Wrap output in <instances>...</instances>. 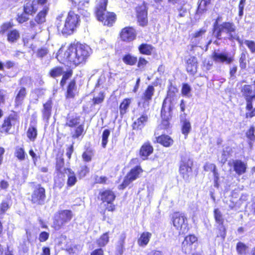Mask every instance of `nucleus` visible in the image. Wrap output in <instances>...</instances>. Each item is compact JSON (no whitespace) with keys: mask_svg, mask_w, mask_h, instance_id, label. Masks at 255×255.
Here are the masks:
<instances>
[{"mask_svg":"<svg viewBox=\"0 0 255 255\" xmlns=\"http://www.w3.org/2000/svg\"><path fill=\"white\" fill-rule=\"evenodd\" d=\"M178 92L177 87L170 83L168 87L166 96L163 100L162 106H165V107H168L170 105L173 106L172 100L170 99L175 97Z\"/></svg>","mask_w":255,"mask_h":255,"instance_id":"obj_22","label":"nucleus"},{"mask_svg":"<svg viewBox=\"0 0 255 255\" xmlns=\"http://www.w3.org/2000/svg\"><path fill=\"white\" fill-rule=\"evenodd\" d=\"M108 0H97L94 14L97 19L107 27H112L115 23L117 16L114 12L107 10Z\"/></svg>","mask_w":255,"mask_h":255,"instance_id":"obj_4","label":"nucleus"},{"mask_svg":"<svg viewBox=\"0 0 255 255\" xmlns=\"http://www.w3.org/2000/svg\"><path fill=\"white\" fill-rule=\"evenodd\" d=\"M48 8L44 7L41 10L39 11L34 18V20L37 21L38 23L43 24L46 21V16L48 13Z\"/></svg>","mask_w":255,"mask_h":255,"instance_id":"obj_35","label":"nucleus"},{"mask_svg":"<svg viewBox=\"0 0 255 255\" xmlns=\"http://www.w3.org/2000/svg\"><path fill=\"white\" fill-rule=\"evenodd\" d=\"M187 221V218L184 213L175 212L173 213L172 217V221L173 226L178 230H179L182 234L187 233L189 230L188 224H186V227L182 230V226Z\"/></svg>","mask_w":255,"mask_h":255,"instance_id":"obj_17","label":"nucleus"},{"mask_svg":"<svg viewBox=\"0 0 255 255\" xmlns=\"http://www.w3.org/2000/svg\"><path fill=\"white\" fill-rule=\"evenodd\" d=\"M173 110V106L169 105L168 107L165 106H161L160 111L161 122L157 127V129L166 132L170 134L172 124H171V120L172 119V112Z\"/></svg>","mask_w":255,"mask_h":255,"instance_id":"obj_8","label":"nucleus"},{"mask_svg":"<svg viewBox=\"0 0 255 255\" xmlns=\"http://www.w3.org/2000/svg\"><path fill=\"white\" fill-rule=\"evenodd\" d=\"M211 58L216 63H226L230 64L234 61V56L229 55L227 53H218L213 52L211 55Z\"/></svg>","mask_w":255,"mask_h":255,"instance_id":"obj_20","label":"nucleus"},{"mask_svg":"<svg viewBox=\"0 0 255 255\" xmlns=\"http://www.w3.org/2000/svg\"><path fill=\"white\" fill-rule=\"evenodd\" d=\"M110 135V130L109 129H105L103 130L102 134L101 145L103 148L106 147L108 142V138Z\"/></svg>","mask_w":255,"mask_h":255,"instance_id":"obj_47","label":"nucleus"},{"mask_svg":"<svg viewBox=\"0 0 255 255\" xmlns=\"http://www.w3.org/2000/svg\"><path fill=\"white\" fill-rule=\"evenodd\" d=\"M213 214L216 223L221 226L224 225V219L221 211L218 208L214 209Z\"/></svg>","mask_w":255,"mask_h":255,"instance_id":"obj_40","label":"nucleus"},{"mask_svg":"<svg viewBox=\"0 0 255 255\" xmlns=\"http://www.w3.org/2000/svg\"><path fill=\"white\" fill-rule=\"evenodd\" d=\"M143 170L140 165H136L131 168L125 176L121 184L118 186L119 190H124L127 188L133 181L138 178L140 175L142 173Z\"/></svg>","mask_w":255,"mask_h":255,"instance_id":"obj_10","label":"nucleus"},{"mask_svg":"<svg viewBox=\"0 0 255 255\" xmlns=\"http://www.w3.org/2000/svg\"><path fill=\"white\" fill-rule=\"evenodd\" d=\"M152 237L151 233L144 231L139 234L137 238V243L139 247L144 248L149 244Z\"/></svg>","mask_w":255,"mask_h":255,"instance_id":"obj_28","label":"nucleus"},{"mask_svg":"<svg viewBox=\"0 0 255 255\" xmlns=\"http://www.w3.org/2000/svg\"><path fill=\"white\" fill-rule=\"evenodd\" d=\"M105 98V92L103 91L100 92L98 97H94L92 99L93 105L95 106L102 104L104 101Z\"/></svg>","mask_w":255,"mask_h":255,"instance_id":"obj_48","label":"nucleus"},{"mask_svg":"<svg viewBox=\"0 0 255 255\" xmlns=\"http://www.w3.org/2000/svg\"><path fill=\"white\" fill-rule=\"evenodd\" d=\"M123 62L127 65L134 66L137 62V57L130 53H127L122 57Z\"/></svg>","mask_w":255,"mask_h":255,"instance_id":"obj_33","label":"nucleus"},{"mask_svg":"<svg viewBox=\"0 0 255 255\" xmlns=\"http://www.w3.org/2000/svg\"><path fill=\"white\" fill-rule=\"evenodd\" d=\"M245 43L250 50L251 53H255V41L253 40H245Z\"/></svg>","mask_w":255,"mask_h":255,"instance_id":"obj_57","label":"nucleus"},{"mask_svg":"<svg viewBox=\"0 0 255 255\" xmlns=\"http://www.w3.org/2000/svg\"><path fill=\"white\" fill-rule=\"evenodd\" d=\"M191 86L187 83H184L182 85L181 94L183 96L189 97L191 96Z\"/></svg>","mask_w":255,"mask_h":255,"instance_id":"obj_51","label":"nucleus"},{"mask_svg":"<svg viewBox=\"0 0 255 255\" xmlns=\"http://www.w3.org/2000/svg\"><path fill=\"white\" fill-rule=\"evenodd\" d=\"M13 24L12 23L10 22H5L3 23L1 26V32L2 33H4L6 31H7L9 29L12 27Z\"/></svg>","mask_w":255,"mask_h":255,"instance_id":"obj_64","label":"nucleus"},{"mask_svg":"<svg viewBox=\"0 0 255 255\" xmlns=\"http://www.w3.org/2000/svg\"><path fill=\"white\" fill-rule=\"evenodd\" d=\"M247 0H240L238 5L239 12L238 15L239 16L242 17L244 14V7L246 3Z\"/></svg>","mask_w":255,"mask_h":255,"instance_id":"obj_61","label":"nucleus"},{"mask_svg":"<svg viewBox=\"0 0 255 255\" xmlns=\"http://www.w3.org/2000/svg\"><path fill=\"white\" fill-rule=\"evenodd\" d=\"M27 95L26 88L22 87L18 91L15 97V102L18 104H21Z\"/></svg>","mask_w":255,"mask_h":255,"instance_id":"obj_37","label":"nucleus"},{"mask_svg":"<svg viewBox=\"0 0 255 255\" xmlns=\"http://www.w3.org/2000/svg\"><path fill=\"white\" fill-rule=\"evenodd\" d=\"M198 246V238L194 234H189L184 237L181 244V251L186 254L192 253Z\"/></svg>","mask_w":255,"mask_h":255,"instance_id":"obj_12","label":"nucleus"},{"mask_svg":"<svg viewBox=\"0 0 255 255\" xmlns=\"http://www.w3.org/2000/svg\"><path fill=\"white\" fill-rule=\"evenodd\" d=\"M71 9L68 11L64 21L63 20V13L59 14L56 19V26L58 32L65 36L73 34L80 25V17L75 13L73 9L76 8L81 13L83 7L89 4V0H80L78 3L71 0Z\"/></svg>","mask_w":255,"mask_h":255,"instance_id":"obj_2","label":"nucleus"},{"mask_svg":"<svg viewBox=\"0 0 255 255\" xmlns=\"http://www.w3.org/2000/svg\"><path fill=\"white\" fill-rule=\"evenodd\" d=\"M36 11V8H35L33 4L30 2H28L23 6V12L27 14H32Z\"/></svg>","mask_w":255,"mask_h":255,"instance_id":"obj_49","label":"nucleus"},{"mask_svg":"<svg viewBox=\"0 0 255 255\" xmlns=\"http://www.w3.org/2000/svg\"><path fill=\"white\" fill-rule=\"evenodd\" d=\"M79 94L76 80L73 78L70 80L66 86L65 97L66 99H74Z\"/></svg>","mask_w":255,"mask_h":255,"instance_id":"obj_19","label":"nucleus"},{"mask_svg":"<svg viewBox=\"0 0 255 255\" xmlns=\"http://www.w3.org/2000/svg\"><path fill=\"white\" fill-rule=\"evenodd\" d=\"M10 207V204L6 201H2L0 205V213L4 214Z\"/></svg>","mask_w":255,"mask_h":255,"instance_id":"obj_58","label":"nucleus"},{"mask_svg":"<svg viewBox=\"0 0 255 255\" xmlns=\"http://www.w3.org/2000/svg\"><path fill=\"white\" fill-rule=\"evenodd\" d=\"M50 234L48 232L46 231H42L40 233L38 236V240L40 242H45L49 238Z\"/></svg>","mask_w":255,"mask_h":255,"instance_id":"obj_59","label":"nucleus"},{"mask_svg":"<svg viewBox=\"0 0 255 255\" xmlns=\"http://www.w3.org/2000/svg\"><path fill=\"white\" fill-rule=\"evenodd\" d=\"M131 98H126L121 101L119 107L121 117H123L128 113L131 104Z\"/></svg>","mask_w":255,"mask_h":255,"instance_id":"obj_32","label":"nucleus"},{"mask_svg":"<svg viewBox=\"0 0 255 255\" xmlns=\"http://www.w3.org/2000/svg\"><path fill=\"white\" fill-rule=\"evenodd\" d=\"M29 29L31 31H33L35 34L41 30V24L38 23L34 19L31 20L29 21Z\"/></svg>","mask_w":255,"mask_h":255,"instance_id":"obj_44","label":"nucleus"},{"mask_svg":"<svg viewBox=\"0 0 255 255\" xmlns=\"http://www.w3.org/2000/svg\"><path fill=\"white\" fill-rule=\"evenodd\" d=\"M109 234V232L103 233L97 240V245L98 247H104L109 243L110 240Z\"/></svg>","mask_w":255,"mask_h":255,"instance_id":"obj_36","label":"nucleus"},{"mask_svg":"<svg viewBox=\"0 0 255 255\" xmlns=\"http://www.w3.org/2000/svg\"><path fill=\"white\" fill-rule=\"evenodd\" d=\"M153 142L158 143L165 147H169L173 144L174 140L169 135L161 134L155 137V140Z\"/></svg>","mask_w":255,"mask_h":255,"instance_id":"obj_26","label":"nucleus"},{"mask_svg":"<svg viewBox=\"0 0 255 255\" xmlns=\"http://www.w3.org/2000/svg\"><path fill=\"white\" fill-rule=\"evenodd\" d=\"M198 62L195 56H190L186 61V70L191 75H194L197 72Z\"/></svg>","mask_w":255,"mask_h":255,"instance_id":"obj_27","label":"nucleus"},{"mask_svg":"<svg viewBox=\"0 0 255 255\" xmlns=\"http://www.w3.org/2000/svg\"><path fill=\"white\" fill-rule=\"evenodd\" d=\"M148 119V118L146 114L141 115L132 123V129L134 130L141 129L145 126Z\"/></svg>","mask_w":255,"mask_h":255,"instance_id":"obj_31","label":"nucleus"},{"mask_svg":"<svg viewBox=\"0 0 255 255\" xmlns=\"http://www.w3.org/2000/svg\"><path fill=\"white\" fill-rule=\"evenodd\" d=\"M19 116L14 111L3 119L1 125L2 131L6 134L9 133V131L12 127H18L19 125Z\"/></svg>","mask_w":255,"mask_h":255,"instance_id":"obj_11","label":"nucleus"},{"mask_svg":"<svg viewBox=\"0 0 255 255\" xmlns=\"http://www.w3.org/2000/svg\"><path fill=\"white\" fill-rule=\"evenodd\" d=\"M64 166L63 153L57 154L55 164L56 175L54 178V188L55 189H61L64 185L65 174L62 170Z\"/></svg>","mask_w":255,"mask_h":255,"instance_id":"obj_7","label":"nucleus"},{"mask_svg":"<svg viewBox=\"0 0 255 255\" xmlns=\"http://www.w3.org/2000/svg\"><path fill=\"white\" fill-rule=\"evenodd\" d=\"M73 74V71L72 69L69 68L64 71V68L61 66H56L52 67L48 73V76L52 78H56L62 76L60 81V85L61 87H63L66 85L67 81L72 76Z\"/></svg>","mask_w":255,"mask_h":255,"instance_id":"obj_9","label":"nucleus"},{"mask_svg":"<svg viewBox=\"0 0 255 255\" xmlns=\"http://www.w3.org/2000/svg\"><path fill=\"white\" fill-rule=\"evenodd\" d=\"M154 151V148L149 141L142 143L138 150L139 156L142 160H146Z\"/></svg>","mask_w":255,"mask_h":255,"instance_id":"obj_21","label":"nucleus"},{"mask_svg":"<svg viewBox=\"0 0 255 255\" xmlns=\"http://www.w3.org/2000/svg\"><path fill=\"white\" fill-rule=\"evenodd\" d=\"M239 62L241 69H245L247 67L246 53L245 52H242L240 54Z\"/></svg>","mask_w":255,"mask_h":255,"instance_id":"obj_55","label":"nucleus"},{"mask_svg":"<svg viewBox=\"0 0 255 255\" xmlns=\"http://www.w3.org/2000/svg\"><path fill=\"white\" fill-rule=\"evenodd\" d=\"M19 37V32L15 29L9 31L7 34V39L11 43L15 42Z\"/></svg>","mask_w":255,"mask_h":255,"instance_id":"obj_39","label":"nucleus"},{"mask_svg":"<svg viewBox=\"0 0 255 255\" xmlns=\"http://www.w3.org/2000/svg\"><path fill=\"white\" fill-rule=\"evenodd\" d=\"M63 172L65 173H68V178L67 180V187H71L75 185L77 182V179L75 173L70 168H65L62 169Z\"/></svg>","mask_w":255,"mask_h":255,"instance_id":"obj_30","label":"nucleus"},{"mask_svg":"<svg viewBox=\"0 0 255 255\" xmlns=\"http://www.w3.org/2000/svg\"><path fill=\"white\" fill-rule=\"evenodd\" d=\"M191 130V125L187 119H184L182 122L181 132L186 137Z\"/></svg>","mask_w":255,"mask_h":255,"instance_id":"obj_41","label":"nucleus"},{"mask_svg":"<svg viewBox=\"0 0 255 255\" xmlns=\"http://www.w3.org/2000/svg\"><path fill=\"white\" fill-rule=\"evenodd\" d=\"M255 128L251 126L246 132V136L251 142L255 141Z\"/></svg>","mask_w":255,"mask_h":255,"instance_id":"obj_46","label":"nucleus"},{"mask_svg":"<svg viewBox=\"0 0 255 255\" xmlns=\"http://www.w3.org/2000/svg\"><path fill=\"white\" fill-rule=\"evenodd\" d=\"M155 93V89L153 85H149L145 88L140 97V101L138 102L139 107L145 109L148 108Z\"/></svg>","mask_w":255,"mask_h":255,"instance_id":"obj_15","label":"nucleus"},{"mask_svg":"<svg viewBox=\"0 0 255 255\" xmlns=\"http://www.w3.org/2000/svg\"><path fill=\"white\" fill-rule=\"evenodd\" d=\"M84 132V125H79L75 129L74 133L72 135L73 138H77L81 136Z\"/></svg>","mask_w":255,"mask_h":255,"instance_id":"obj_56","label":"nucleus"},{"mask_svg":"<svg viewBox=\"0 0 255 255\" xmlns=\"http://www.w3.org/2000/svg\"><path fill=\"white\" fill-rule=\"evenodd\" d=\"M80 117H76L74 118H72L69 120L65 124V126L68 127L70 128H74L77 126L79 124Z\"/></svg>","mask_w":255,"mask_h":255,"instance_id":"obj_54","label":"nucleus"},{"mask_svg":"<svg viewBox=\"0 0 255 255\" xmlns=\"http://www.w3.org/2000/svg\"><path fill=\"white\" fill-rule=\"evenodd\" d=\"M137 67L140 70L145 69V67L148 65V61L143 57L140 56L137 58L136 63Z\"/></svg>","mask_w":255,"mask_h":255,"instance_id":"obj_52","label":"nucleus"},{"mask_svg":"<svg viewBox=\"0 0 255 255\" xmlns=\"http://www.w3.org/2000/svg\"><path fill=\"white\" fill-rule=\"evenodd\" d=\"M116 197L115 193L111 189H106L99 191L98 199L102 203H106L105 209L100 211L104 221L109 218L106 215L107 211L114 212L116 210V205L114 203Z\"/></svg>","mask_w":255,"mask_h":255,"instance_id":"obj_5","label":"nucleus"},{"mask_svg":"<svg viewBox=\"0 0 255 255\" xmlns=\"http://www.w3.org/2000/svg\"><path fill=\"white\" fill-rule=\"evenodd\" d=\"M248 247L244 243L239 242L236 245V250L239 255H244L247 253Z\"/></svg>","mask_w":255,"mask_h":255,"instance_id":"obj_45","label":"nucleus"},{"mask_svg":"<svg viewBox=\"0 0 255 255\" xmlns=\"http://www.w3.org/2000/svg\"><path fill=\"white\" fill-rule=\"evenodd\" d=\"M91 53V50L88 45L77 42L70 44L66 50L59 49L56 58L60 62H67L76 67L85 64Z\"/></svg>","mask_w":255,"mask_h":255,"instance_id":"obj_1","label":"nucleus"},{"mask_svg":"<svg viewBox=\"0 0 255 255\" xmlns=\"http://www.w3.org/2000/svg\"><path fill=\"white\" fill-rule=\"evenodd\" d=\"M203 169L205 171H211L212 172L217 170L216 166L214 163H210L206 162L203 166Z\"/></svg>","mask_w":255,"mask_h":255,"instance_id":"obj_60","label":"nucleus"},{"mask_svg":"<svg viewBox=\"0 0 255 255\" xmlns=\"http://www.w3.org/2000/svg\"><path fill=\"white\" fill-rule=\"evenodd\" d=\"M136 17L138 25L144 27L148 24L147 9L145 6L138 5L136 9Z\"/></svg>","mask_w":255,"mask_h":255,"instance_id":"obj_18","label":"nucleus"},{"mask_svg":"<svg viewBox=\"0 0 255 255\" xmlns=\"http://www.w3.org/2000/svg\"><path fill=\"white\" fill-rule=\"evenodd\" d=\"M52 107L53 100L51 98H50L43 104V109L41 112L43 120L48 122L51 117Z\"/></svg>","mask_w":255,"mask_h":255,"instance_id":"obj_24","label":"nucleus"},{"mask_svg":"<svg viewBox=\"0 0 255 255\" xmlns=\"http://www.w3.org/2000/svg\"><path fill=\"white\" fill-rule=\"evenodd\" d=\"M108 181V178L106 176H101L100 177H98L97 176L95 177V184H106Z\"/></svg>","mask_w":255,"mask_h":255,"instance_id":"obj_63","label":"nucleus"},{"mask_svg":"<svg viewBox=\"0 0 255 255\" xmlns=\"http://www.w3.org/2000/svg\"><path fill=\"white\" fill-rule=\"evenodd\" d=\"M36 124V120L35 119L31 121L30 125L26 131L27 137L31 141H34L37 137L38 131L36 126L34 125Z\"/></svg>","mask_w":255,"mask_h":255,"instance_id":"obj_29","label":"nucleus"},{"mask_svg":"<svg viewBox=\"0 0 255 255\" xmlns=\"http://www.w3.org/2000/svg\"><path fill=\"white\" fill-rule=\"evenodd\" d=\"M137 37V32L132 26H126L123 27L118 34L120 40L124 43H128L133 41Z\"/></svg>","mask_w":255,"mask_h":255,"instance_id":"obj_14","label":"nucleus"},{"mask_svg":"<svg viewBox=\"0 0 255 255\" xmlns=\"http://www.w3.org/2000/svg\"><path fill=\"white\" fill-rule=\"evenodd\" d=\"M27 14L25 13L24 12L17 15L16 17V20L19 23H22L24 22L27 21L29 18L26 15Z\"/></svg>","mask_w":255,"mask_h":255,"instance_id":"obj_62","label":"nucleus"},{"mask_svg":"<svg viewBox=\"0 0 255 255\" xmlns=\"http://www.w3.org/2000/svg\"><path fill=\"white\" fill-rule=\"evenodd\" d=\"M126 238L125 235H123L121 236L118 241L116 247V252L118 255H122L124 252Z\"/></svg>","mask_w":255,"mask_h":255,"instance_id":"obj_42","label":"nucleus"},{"mask_svg":"<svg viewBox=\"0 0 255 255\" xmlns=\"http://www.w3.org/2000/svg\"><path fill=\"white\" fill-rule=\"evenodd\" d=\"M206 31V29L201 28L195 31V33L192 34L189 37L190 42H193L196 38L202 37L205 34Z\"/></svg>","mask_w":255,"mask_h":255,"instance_id":"obj_50","label":"nucleus"},{"mask_svg":"<svg viewBox=\"0 0 255 255\" xmlns=\"http://www.w3.org/2000/svg\"><path fill=\"white\" fill-rule=\"evenodd\" d=\"M49 53V49L46 47H41L39 48L36 52V57L39 58H43L46 56Z\"/></svg>","mask_w":255,"mask_h":255,"instance_id":"obj_53","label":"nucleus"},{"mask_svg":"<svg viewBox=\"0 0 255 255\" xmlns=\"http://www.w3.org/2000/svg\"><path fill=\"white\" fill-rule=\"evenodd\" d=\"M193 161L189 158H182L179 167V172L185 180H188L192 172Z\"/></svg>","mask_w":255,"mask_h":255,"instance_id":"obj_16","label":"nucleus"},{"mask_svg":"<svg viewBox=\"0 0 255 255\" xmlns=\"http://www.w3.org/2000/svg\"><path fill=\"white\" fill-rule=\"evenodd\" d=\"M139 54L146 56H151L156 53L154 46L147 43H141L137 47Z\"/></svg>","mask_w":255,"mask_h":255,"instance_id":"obj_25","label":"nucleus"},{"mask_svg":"<svg viewBox=\"0 0 255 255\" xmlns=\"http://www.w3.org/2000/svg\"><path fill=\"white\" fill-rule=\"evenodd\" d=\"M228 165L232 166L233 170L239 176L245 174L247 171V164L240 159L233 160L232 162L228 163Z\"/></svg>","mask_w":255,"mask_h":255,"instance_id":"obj_23","label":"nucleus"},{"mask_svg":"<svg viewBox=\"0 0 255 255\" xmlns=\"http://www.w3.org/2000/svg\"><path fill=\"white\" fill-rule=\"evenodd\" d=\"M46 198V190L41 184H38L34 188L30 201L33 205H42Z\"/></svg>","mask_w":255,"mask_h":255,"instance_id":"obj_13","label":"nucleus"},{"mask_svg":"<svg viewBox=\"0 0 255 255\" xmlns=\"http://www.w3.org/2000/svg\"><path fill=\"white\" fill-rule=\"evenodd\" d=\"M211 4V0H200L197 7V13L202 14L205 12Z\"/></svg>","mask_w":255,"mask_h":255,"instance_id":"obj_34","label":"nucleus"},{"mask_svg":"<svg viewBox=\"0 0 255 255\" xmlns=\"http://www.w3.org/2000/svg\"><path fill=\"white\" fill-rule=\"evenodd\" d=\"M221 16H218L213 25L212 32L215 38L218 40L228 39L231 41H237L240 45L243 44V41L237 33V26L232 21H224L219 24Z\"/></svg>","mask_w":255,"mask_h":255,"instance_id":"obj_3","label":"nucleus"},{"mask_svg":"<svg viewBox=\"0 0 255 255\" xmlns=\"http://www.w3.org/2000/svg\"><path fill=\"white\" fill-rule=\"evenodd\" d=\"M14 156L20 161L24 160L26 156L24 147L16 146L15 149Z\"/></svg>","mask_w":255,"mask_h":255,"instance_id":"obj_43","label":"nucleus"},{"mask_svg":"<svg viewBox=\"0 0 255 255\" xmlns=\"http://www.w3.org/2000/svg\"><path fill=\"white\" fill-rule=\"evenodd\" d=\"M94 150L88 147L85 148V150L83 152L82 157L84 162H88L92 160V156L94 155Z\"/></svg>","mask_w":255,"mask_h":255,"instance_id":"obj_38","label":"nucleus"},{"mask_svg":"<svg viewBox=\"0 0 255 255\" xmlns=\"http://www.w3.org/2000/svg\"><path fill=\"white\" fill-rule=\"evenodd\" d=\"M73 216L74 214L71 210L65 209L57 211L52 219V228L55 231H59L71 221Z\"/></svg>","mask_w":255,"mask_h":255,"instance_id":"obj_6","label":"nucleus"}]
</instances>
